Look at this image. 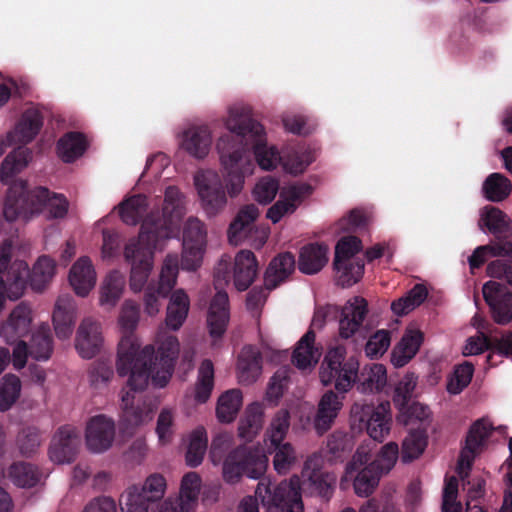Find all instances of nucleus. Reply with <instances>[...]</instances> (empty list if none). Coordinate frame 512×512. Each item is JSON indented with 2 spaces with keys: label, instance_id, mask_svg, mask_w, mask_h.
Here are the masks:
<instances>
[{
  "label": "nucleus",
  "instance_id": "nucleus-1",
  "mask_svg": "<svg viewBox=\"0 0 512 512\" xmlns=\"http://www.w3.org/2000/svg\"><path fill=\"white\" fill-rule=\"evenodd\" d=\"M252 122L259 121L253 118V109L249 104H230L222 117V124L229 133L220 135L215 144L221 174L216 169L205 168L193 176L198 203L207 218L222 214L228 199L240 196L246 178L255 172L249 150Z\"/></svg>",
  "mask_w": 512,
  "mask_h": 512
},
{
  "label": "nucleus",
  "instance_id": "nucleus-2",
  "mask_svg": "<svg viewBox=\"0 0 512 512\" xmlns=\"http://www.w3.org/2000/svg\"><path fill=\"white\" fill-rule=\"evenodd\" d=\"M323 459L313 455L307 459L301 473L302 480L293 476L275 487L266 481L258 483L256 496L269 512L273 509L282 512H303L301 491L310 495L329 497L336 477L322 471Z\"/></svg>",
  "mask_w": 512,
  "mask_h": 512
},
{
  "label": "nucleus",
  "instance_id": "nucleus-3",
  "mask_svg": "<svg viewBox=\"0 0 512 512\" xmlns=\"http://www.w3.org/2000/svg\"><path fill=\"white\" fill-rule=\"evenodd\" d=\"M257 272L256 257L249 250H240L236 254L231 272L227 261L222 259L219 262L215 272V288L218 291L211 302L207 316L209 334L214 341L223 336L229 319L228 295L221 290L222 287L232 279L234 287L238 291H244L253 283Z\"/></svg>",
  "mask_w": 512,
  "mask_h": 512
},
{
  "label": "nucleus",
  "instance_id": "nucleus-4",
  "mask_svg": "<svg viewBox=\"0 0 512 512\" xmlns=\"http://www.w3.org/2000/svg\"><path fill=\"white\" fill-rule=\"evenodd\" d=\"M266 450L260 446H239L232 450L223 462V478L227 483L238 482L243 475L258 479L268 466L267 452H274L273 466L279 474H286L297 462V452L289 442L268 444Z\"/></svg>",
  "mask_w": 512,
  "mask_h": 512
},
{
  "label": "nucleus",
  "instance_id": "nucleus-5",
  "mask_svg": "<svg viewBox=\"0 0 512 512\" xmlns=\"http://www.w3.org/2000/svg\"><path fill=\"white\" fill-rule=\"evenodd\" d=\"M151 346L152 352L142 363L132 362L125 371H118L121 377L129 376V385L146 389L149 382L157 388L165 387L174 372L175 362L180 352V344L176 336L159 330Z\"/></svg>",
  "mask_w": 512,
  "mask_h": 512
},
{
  "label": "nucleus",
  "instance_id": "nucleus-6",
  "mask_svg": "<svg viewBox=\"0 0 512 512\" xmlns=\"http://www.w3.org/2000/svg\"><path fill=\"white\" fill-rule=\"evenodd\" d=\"M188 200L176 186H168L164 192L162 216L151 210L141 224V239L158 246L177 237L180 223L187 212Z\"/></svg>",
  "mask_w": 512,
  "mask_h": 512
},
{
  "label": "nucleus",
  "instance_id": "nucleus-7",
  "mask_svg": "<svg viewBox=\"0 0 512 512\" xmlns=\"http://www.w3.org/2000/svg\"><path fill=\"white\" fill-rule=\"evenodd\" d=\"M312 192L313 188L308 183H294L280 189L278 179L272 176H263L255 183L252 189V196L259 204L267 205L271 203L277 193H279L278 200L266 213V217L272 223L276 224L280 222L282 218L295 213L298 207Z\"/></svg>",
  "mask_w": 512,
  "mask_h": 512
},
{
  "label": "nucleus",
  "instance_id": "nucleus-8",
  "mask_svg": "<svg viewBox=\"0 0 512 512\" xmlns=\"http://www.w3.org/2000/svg\"><path fill=\"white\" fill-rule=\"evenodd\" d=\"M140 321L139 305L130 299L123 302L117 318L121 337L116 348V371H125L131 363H142L152 352L151 346H143L141 339L135 333Z\"/></svg>",
  "mask_w": 512,
  "mask_h": 512
},
{
  "label": "nucleus",
  "instance_id": "nucleus-9",
  "mask_svg": "<svg viewBox=\"0 0 512 512\" xmlns=\"http://www.w3.org/2000/svg\"><path fill=\"white\" fill-rule=\"evenodd\" d=\"M392 420L388 401L377 405L356 402L350 409L351 430L355 433L366 431L374 441L382 442L389 435Z\"/></svg>",
  "mask_w": 512,
  "mask_h": 512
},
{
  "label": "nucleus",
  "instance_id": "nucleus-10",
  "mask_svg": "<svg viewBox=\"0 0 512 512\" xmlns=\"http://www.w3.org/2000/svg\"><path fill=\"white\" fill-rule=\"evenodd\" d=\"M358 373V360L353 356L347 358L346 348L338 345L328 350L319 376L324 386L334 385L339 393H347L355 384Z\"/></svg>",
  "mask_w": 512,
  "mask_h": 512
},
{
  "label": "nucleus",
  "instance_id": "nucleus-11",
  "mask_svg": "<svg viewBox=\"0 0 512 512\" xmlns=\"http://www.w3.org/2000/svg\"><path fill=\"white\" fill-rule=\"evenodd\" d=\"M372 450L371 443L357 448L340 479L339 486L342 490H347L352 483L354 492L360 497H367L373 493L382 475L374 469V465L367 464Z\"/></svg>",
  "mask_w": 512,
  "mask_h": 512
},
{
  "label": "nucleus",
  "instance_id": "nucleus-12",
  "mask_svg": "<svg viewBox=\"0 0 512 512\" xmlns=\"http://www.w3.org/2000/svg\"><path fill=\"white\" fill-rule=\"evenodd\" d=\"M361 250V242L355 236L341 238L335 248L333 262L335 279L342 287H350L363 276L364 263L357 256Z\"/></svg>",
  "mask_w": 512,
  "mask_h": 512
},
{
  "label": "nucleus",
  "instance_id": "nucleus-13",
  "mask_svg": "<svg viewBox=\"0 0 512 512\" xmlns=\"http://www.w3.org/2000/svg\"><path fill=\"white\" fill-rule=\"evenodd\" d=\"M165 243L154 246L141 239V232L137 239H131L125 246L124 257L131 265L130 288L134 292L142 290L153 269L154 251L162 250Z\"/></svg>",
  "mask_w": 512,
  "mask_h": 512
},
{
  "label": "nucleus",
  "instance_id": "nucleus-14",
  "mask_svg": "<svg viewBox=\"0 0 512 512\" xmlns=\"http://www.w3.org/2000/svg\"><path fill=\"white\" fill-rule=\"evenodd\" d=\"M48 189L36 187L22 192L7 194L3 214L7 221L21 220L27 222L44 213L45 201L48 200Z\"/></svg>",
  "mask_w": 512,
  "mask_h": 512
},
{
  "label": "nucleus",
  "instance_id": "nucleus-15",
  "mask_svg": "<svg viewBox=\"0 0 512 512\" xmlns=\"http://www.w3.org/2000/svg\"><path fill=\"white\" fill-rule=\"evenodd\" d=\"M144 390L129 385L128 377L126 385L120 392L121 425L127 431L143 426L153 418L154 411L151 403L137 397V394Z\"/></svg>",
  "mask_w": 512,
  "mask_h": 512
},
{
  "label": "nucleus",
  "instance_id": "nucleus-16",
  "mask_svg": "<svg viewBox=\"0 0 512 512\" xmlns=\"http://www.w3.org/2000/svg\"><path fill=\"white\" fill-rule=\"evenodd\" d=\"M249 150L254 165L263 171H274L282 165L283 155L280 149L268 141V133L261 122L250 125Z\"/></svg>",
  "mask_w": 512,
  "mask_h": 512
},
{
  "label": "nucleus",
  "instance_id": "nucleus-17",
  "mask_svg": "<svg viewBox=\"0 0 512 512\" xmlns=\"http://www.w3.org/2000/svg\"><path fill=\"white\" fill-rule=\"evenodd\" d=\"M178 257L168 254L161 267L157 289L148 287L144 295V310L151 317L156 316L161 308L160 298L166 297L177 283Z\"/></svg>",
  "mask_w": 512,
  "mask_h": 512
},
{
  "label": "nucleus",
  "instance_id": "nucleus-18",
  "mask_svg": "<svg viewBox=\"0 0 512 512\" xmlns=\"http://www.w3.org/2000/svg\"><path fill=\"white\" fill-rule=\"evenodd\" d=\"M32 160V152L23 147H17L9 152L0 166V181L8 186L7 194L22 192L27 182L17 177L24 171Z\"/></svg>",
  "mask_w": 512,
  "mask_h": 512
},
{
  "label": "nucleus",
  "instance_id": "nucleus-19",
  "mask_svg": "<svg viewBox=\"0 0 512 512\" xmlns=\"http://www.w3.org/2000/svg\"><path fill=\"white\" fill-rule=\"evenodd\" d=\"M491 430L492 423L485 418L477 420L471 426L457 464V473L462 479L468 476L471 466L476 456L480 453Z\"/></svg>",
  "mask_w": 512,
  "mask_h": 512
},
{
  "label": "nucleus",
  "instance_id": "nucleus-20",
  "mask_svg": "<svg viewBox=\"0 0 512 512\" xmlns=\"http://www.w3.org/2000/svg\"><path fill=\"white\" fill-rule=\"evenodd\" d=\"M115 438V423L112 418L100 414L91 417L85 428V442L93 453H102L111 448Z\"/></svg>",
  "mask_w": 512,
  "mask_h": 512
},
{
  "label": "nucleus",
  "instance_id": "nucleus-21",
  "mask_svg": "<svg viewBox=\"0 0 512 512\" xmlns=\"http://www.w3.org/2000/svg\"><path fill=\"white\" fill-rule=\"evenodd\" d=\"M80 438L77 430L69 425L60 427L53 435L49 449V459L55 464H68L77 454Z\"/></svg>",
  "mask_w": 512,
  "mask_h": 512
},
{
  "label": "nucleus",
  "instance_id": "nucleus-22",
  "mask_svg": "<svg viewBox=\"0 0 512 512\" xmlns=\"http://www.w3.org/2000/svg\"><path fill=\"white\" fill-rule=\"evenodd\" d=\"M212 141L213 132L207 124L190 125L180 135L181 148L196 159L208 156Z\"/></svg>",
  "mask_w": 512,
  "mask_h": 512
},
{
  "label": "nucleus",
  "instance_id": "nucleus-23",
  "mask_svg": "<svg viewBox=\"0 0 512 512\" xmlns=\"http://www.w3.org/2000/svg\"><path fill=\"white\" fill-rule=\"evenodd\" d=\"M367 301L359 296L349 299L341 309L339 317V335L343 339H349L356 335L367 315Z\"/></svg>",
  "mask_w": 512,
  "mask_h": 512
},
{
  "label": "nucleus",
  "instance_id": "nucleus-24",
  "mask_svg": "<svg viewBox=\"0 0 512 512\" xmlns=\"http://www.w3.org/2000/svg\"><path fill=\"white\" fill-rule=\"evenodd\" d=\"M68 281L74 293L79 297H87L97 283V272L88 256H81L71 266Z\"/></svg>",
  "mask_w": 512,
  "mask_h": 512
},
{
  "label": "nucleus",
  "instance_id": "nucleus-25",
  "mask_svg": "<svg viewBox=\"0 0 512 512\" xmlns=\"http://www.w3.org/2000/svg\"><path fill=\"white\" fill-rule=\"evenodd\" d=\"M103 335L101 324L92 319L85 318L80 323L75 340V347L82 358L91 359L101 349Z\"/></svg>",
  "mask_w": 512,
  "mask_h": 512
},
{
  "label": "nucleus",
  "instance_id": "nucleus-26",
  "mask_svg": "<svg viewBox=\"0 0 512 512\" xmlns=\"http://www.w3.org/2000/svg\"><path fill=\"white\" fill-rule=\"evenodd\" d=\"M77 317V304L70 294L60 295L54 306L53 325L59 339H68L72 332Z\"/></svg>",
  "mask_w": 512,
  "mask_h": 512
},
{
  "label": "nucleus",
  "instance_id": "nucleus-27",
  "mask_svg": "<svg viewBox=\"0 0 512 512\" xmlns=\"http://www.w3.org/2000/svg\"><path fill=\"white\" fill-rule=\"evenodd\" d=\"M260 215L259 208L254 204L244 205L240 208L230 223L227 235L229 243L238 246L242 244L256 227L254 222Z\"/></svg>",
  "mask_w": 512,
  "mask_h": 512
},
{
  "label": "nucleus",
  "instance_id": "nucleus-28",
  "mask_svg": "<svg viewBox=\"0 0 512 512\" xmlns=\"http://www.w3.org/2000/svg\"><path fill=\"white\" fill-rule=\"evenodd\" d=\"M33 320L32 309L25 303L17 305L2 328V335L8 344L26 336Z\"/></svg>",
  "mask_w": 512,
  "mask_h": 512
},
{
  "label": "nucleus",
  "instance_id": "nucleus-29",
  "mask_svg": "<svg viewBox=\"0 0 512 512\" xmlns=\"http://www.w3.org/2000/svg\"><path fill=\"white\" fill-rule=\"evenodd\" d=\"M424 340L421 330L415 326L406 328L399 343L393 348L391 362L396 368H401L408 364L418 353Z\"/></svg>",
  "mask_w": 512,
  "mask_h": 512
},
{
  "label": "nucleus",
  "instance_id": "nucleus-30",
  "mask_svg": "<svg viewBox=\"0 0 512 512\" xmlns=\"http://www.w3.org/2000/svg\"><path fill=\"white\" fill-rule=\"evenodd\" d=\"M126 286L125 275L112 270L107 273L99 286L98 303L105 310H112L121 299Z\"/></svg>",
  "mask_w": 512,
  "mask_h": 512
},
{
  "label": "nucleus",
  "instance_id": "nucleus-31",
  "mask_svg": "<svg viewBox=\"0 0 512 512\" xmlns=\"http://www.w3.org/2000/svg\"><path fill=\"white\" fill-rule=\"evenodd\" d=\"M42 127V117L36 108H28L20 116L14 128L10 130L12 141L16 142L18 147L30 143L39 133Z\"/></svg>",
  "mask_w": 512,
  "mask_h": 512
},
{
  "label": "nucleus",
  "instance_id": "nucleus-32",
  "mask_svg": "<svg viewBox=\"0 0 512 512\" xmlns=\"http://www.w3.org/2000/svg\"><path fill=\"white\" fill-rule=\"evenodd\" d=\"M322 355V347L315 341V333L312 330L307 331L298 341L292 356L294 365L307 370L313 368Z\"/></svg>",
  "mask_w": 512,
  "mask_h": 512
},
{
  "label": "nucleus",
  "instance_id": "nucleus-33",
  "mask_svg": "<svg viewBox=\"0 0 512 512\" xmlns=\"http://www.w3.org/2000/svg\"><path fill=\"white\" fill-rule=\"evenodd\" d=\"M342 406L341 398L333 391H327L321 397L314 417V428L319 435L331 428Z\"/></svg>",
  "mask_w": 512,
  "mask_h": 512
},
{
  "label": "nucleus",
  "instance_id": "nucleus-34",
  "mask_svg": "<svg viewBox=\"0 0 512 512\" xmlns=\"http://www.w3.org/2000/svg\"><path fill=\"white\" fill-rule=\"evenodd\" d=\"M261 371L260 352L255 347L245 346L238 356L236 366L238 382L242 385H250L259 378Z\"/></svg>",
  "mask_w": 512,
  "mask_h": 512
},
{
  "label": "nucleus",
  "instance_id": "nucleus-35",
  "mask_svg": "<svg viewBox=\"0 0 512 512\" xmlns=\"http://www.w3.org/2000/svg\"><path fill=\"white\" fill-rule=\"evenodd\" d=\"M478 225L481 230H487L499 237L507 235L512 231L510 217L497 207L486 205L479 211Z\"/></svg>",
  "mask_w": 512,
  "mask_h": 512
},
{
  "label": "nucleus",
  "instance_id": "nucleus-36",
  "mask_svg": "<svg viewBox=\"0 0 512 512\" xmlns=\"http://www.w3.org/2000/svg\"><path fill=\"white\" fill-rule=\"evenodd\" d=\"M263 424V405L258 402L249 404L238 423L239 438L246 442H251L260 433Z\"/></svg>",
  "mask_w": 512,
  "mask_h": 512
},
{
  "label": "nucleus",
  "instance_id": "nucleus-37",
  "mask_svg": "<svg viewBox=\"0 0 512 512\" xmlns=\"http://www.w3.org/2000/svg\"><path fill=\"white\" fill-rule=\"evenodd\" d=\"M295 270V258L285 252L275 257L265 273V287L272 290L283 283Z\"/></svg>",
  "mask_w": 512,
  "mask_h": 512
},
{
  "label": "nucleus",
  "instance_id": "nucleus-38",
  "mask_svg": "<svg viewBox=\"0 0 512 512\" xmlns=\"http://www.w3.org/2000/svg\"><path fill=\"white\" fill-rule=\"evenodd\" d=\"M328 252V246L323 244L304 246L299 255V270L308 275L318 273L328 262Z\"/></svg>",
  "mask_w": 512,
  "mask_h": 512
},
{
  "label": "nucleus",
  "instance_id": "nucleus-39",
  "mask_svg": "<svg viewBox=\"0 0 512 512\" xmlns=\"http://www.w3.org/2000/svg\"><path fill=\"white\" fill-rule=\"evenodd\" d=\"M190 300L182 288L173 291L169 297L165 323L172 330H178L187 318Z\"/></svg>",
  "mask_w": 512,
  "mask_h": 512
},
{
  "label": "nucleus",
  "instance_id": "nucleus-40",
  "mask_svg": "<svg viewBox=\"0 0 512 512\" xmlns=\"http://www.w3.org/2000/svg\"><path fill=\"white\" fill-rule=\"evenodd\" d=\"M243 404L242 392L230 389L222 393L216 405V417L221 423H231L235 420Z\"/></svg>",
  "mask_w": 512,
  "mask_h": 512
},
{
  "label": "nucleus",
  "instance_id": "nucleus-41",
  "mask_svg": "<svg viewBox=\"0 0 512 512\" xmlns=\"http://www.w3.org/2000/svg\"><path fill=\"white\" fill-rule=\"evenodd\" d=\"M56 262L49 256L42 255L34 263L29 275L30 285L35 291L44 290L56 275Z\"/></svg>",
  "mask_w": 512,
  "mask_h": 512
},
{
  "label": "nucleus",
  "instance_id": "nucleus-42",
  "mask_svg": "<svg viewBox=\"0 0 512 512\" xmlns=\"http://www.w3.org/2000/svg\"><path fill=\"white\" fill-rule=\"evenodd\" d=\"M314 160L315 155L311 148L292 149L283 154L281 167L285 173L297 176L305 172Z\"/></svg>",
  "mask_w": 512,
  "mask_h": 512
},
{
  "label": "nucleus",
  "instance_id": "nucleus-43",
  "mask_svg": "<svg viewBox=\"0 0 512 512\" xmlns=\"http://www.w3.org/2000/svg\"><path fill=\"white\" fill-rule=\"evenodd\" d=\"M512 192V183L501 173L490 174L482 184V193L485 199L491 202H502Z\"/></svg>",
  "mask_w": 512,
  "mask_h": 512
},
{
  "label": "nucleus",
  "instance_id": "nucleus-44",
  "mask_svg": "<svg viewBox=\"0 0 512 512\" xmlns=\"http://www.w3.org/2000/svg\"><path fill=\"white\" fill-rule=\"evenodd\" d=\"M13 270L17 271L15 281H11L7 288L3 278L0 276V312L4 308L6 298L17 300L23 295L25 288V276L28 274V265L24 261H16Z\"/></svg>",
  "mask_w": 512,
  "mask_h": 512
},
{
  "label": "nucleus",
  "instance_id": "nucleus-45",
  "mask_svg": "<svg viewBox=\"0 0 512 512\" xmlns=\"http://www.w3.org/2000/svg\"><path fill=\"white\" fill-rule=\"evenodd\" d=\"M149 203L144 195H133L124 199L117 207L121 220L127 225H136L147 213Z\"/></svg>",
  "mask_w": 512,
  "mask_h": 512
},
{
  "label": "nucleus",
  "instance_id": "nucleus-46",
  "mask_svg": "<svg viewBox=\"0 0 512 512\" xmlns=\"http://www.w3.org/2000/svg\"><path fill=\"white\" fill-rule=\"evenodd\" d=\"M418 376L413 372L406 373L398 382L394 390L393 402L398 409L397 419L406 421V411L403 410L414 395Z\"/></svg>",
  "mask_w": 512,
  "mask_h": 512
},
{
  "label": "nucleus",
  "instance_id": "nucleus-47",
  "mask_svg": "<svg viewBox=\"0 0 512 512\" xmlns=\"http://www.w3.org/2000/svg\"><path fill=\"white\" fill-rule=\"evenodd\" d=\"M361 376L358 390L362 393L380 392L387 385V371L382 364L375 363L366 366Z\"/></svg>",
  "mask_w": 512,
  "mask_h": 512
},
{
  "label": "nucleus",
  "instance_id": "nucleus-48",
  "mask_svg": "<svg viewBox=\"0 0 512 512\" xmlns=\"http://www.w3.org/2000/svg\"><path fill=\"white\" fill-rule=\"evenodd\" d=\"M87 147L84 136L77 132L65 134L57 145L58 154L65 162H72L80 157Z\"/></svg>",
  "mask_w": 512,
  "mask_h": 512
},
{
  "label": "nucleus",
  "instance_id": "nucleus-49",
  "mask_svg": "<svg viewBox=\"0 0 512 512\" xmlns=\"http://www.w3.org/2000/svg\"><path fill=\"white\" fill-rule=\"evenodd\" d=\"M202 481L200 476L195 472L185 474L180 485V506L182 511H189L198 500Z\"/></svg>",
  "mask_w": 512,
  "mask_h": 512
},
{
  "label": "nucleus",
  "instance_id": "nucleus-50",
  "mask_svg": "<svg viewBox=\"0 0 512 512\" xmlns=\"http://www.w3.org/2000/svg\"><path fill=\"white\" fill-rule=\"evenodd\" d=\"M510 256L512 257V241L497 242L492 245L477 247L469 257L471 269L480 267L489 257Z\"/></svg>",
  "mask_w": 512,
  "mask_h": 512
},
{
  "label": "nucleus",
  "instance_id": "nucleus-51",
  "mask_svg": "<svg viewBox=\"0 0 512 512\" xmlns=\"http://www.w3.org/2000/svg\"><path fill=\"white\" fill-rule=\"evenodd\" d=\"M213 387L214 366L210 360H204L199 367L194 400L199 404L205 403L210 398Z\"/></svg>",
  "mask_w": 512,
  "mask_h": 512
},
{
  "label": "nucleus",
  "instance_id": "nucleus-52",
  "mask_svg": "<svg viewBox=\"0 0 512 512\" xmlns=\"http://www.w3.org/2000/svg\"><path fill=\"white\" fill-rule=\"evenodd\" d=\"M8 477L18 487L30 488L40 480V473L37 467L26 462H17L10 466Z\"/></svg>",
  "mask_w": 512,
  "mask_h": 512
},
{
  "label": "nucleus",
  "instance_id": "nucleus-53",
  "mask_svg": "<svg viewBox=\"0 0 512 512\" xmlns=\"http://www.w3.org/2000/svg\"><path fill=\"white\" fill-rule=\"evenodd\" d=\"M427 295L426 287L417 284L405 296L393 301L391 310L397 316L406 315L423 303Z\"/></svg>",
  "mask_w": 512,
  "mask_h": 512
},
{
  "label": "nucleus",
  "instance_id": "nucleus-54",
  "mask_svg": "<svg viewBox=\"0 0 512 512\" xmlns=\"http://www.w3.org/2000/svg\"><path fill=\"white\" fill-rule=\"evenodd\" d=\"M289 419L290 415L286 409H281L274 415L264 435V446L285 440L290 427Z\"/></svg>",
  "mask_w": 512,
  "mask_h": 512
},
{
  "label": "nucleus",
  "instance_id": "nucleus-55",
  "mask_svg": "<svg viewBox=\"0 0 512 512\" xmlns=\"http://www.w3.org/2000/svg\"><path fill=\"white\" fill-rule=\"evenodd\" d=\"M207 432L203 427H198L189 435L186 462L191 467L201 464L207 450Z\"/></svg>",
  "mask_w": 512,
  "mask_h": 512
},
{
  "label": "nucleus",
  "instance_id": "nucleus-56",
  "mask_svg": "<svg viewBox=\"0 0 512 512\" xmlns=\"http://www.w3.org/2000/svg\"><path fill=\"white\" fill-rule=\"evenodd\" d=\"M52 352V339L47 324H41L33 332L30 355L37 360H47Z\"/></svg>",
  "mask_w": 512,
  "mask_h": 512
},
{
  "label": "nucleus",
  "instance_id": "nucleus-57",
  "mask_svg": "<svg viewBox=\"0 0 512 512\" xmlns=\"http://www.w3.org/2000/svg\"><path fill=\"white\" fill-rule=\"evenodd\" d=\"M21 392V382L15 375H6L0 381V411L9 410L17 401Z\"/></svg>",
  "mask_w": 512,
  "mask_h": 512
},
{
  "label": "nucleus",
  "instance_id": "nucleus-58",
  "mask_svg": "<svg viewBox=\"0 0 512 512\" xmlns=\"http://www.w3.org/2000/svg\"><path fill=\"white\" fill-rule=\"evenodd\" d=\"M176 410L169 407L161 409L157 422L155 432L158 437V442L161 445H167L172 441L175 427Z\"/></svg>",
  "mask_w": 512,
  "mask_h": 512
},
{
  "label": "nucleus",
  "instance_id": "nucleus-59",
  "mask_svg": "<svg viewBox=\"0 0 512 512\" xmlns=\"http://www.w3.org/2000/svg\"><path fill=\"white\" fill-rule=\"evenodd\" d=\"M427 445V436L424 430H416L409 433L402 444V460L410 462L418 458Z\"/></svg>",
  "mask_w": 512,
  "mask_h": 512
},
{
  "label": "nucleus",
  "instance_id": "nucleus-60",
  "mask_svg": "<svg viewBox=\"0 0 512 512\" xmlns=\"http://www.w3.org/2000/svg\"><path fill=\"white\" fill-rule=\"evenodd\" d=\"M473 372V366L467 362L455 367L453 373L447 379V392L452 395L461 393L471 382Z\"/></svg>",
  "mask_w": 512,
  "mask_h": 512
},
{
  "label": "nucleus",
  "instance_id": "nucleus-61",
  "mask_svg": "<svg viewBox=\"0 0 512 512\" xmlns=\"http://www.w3.org/2000/svg\"><path fill=\"white\" fill-rule=\"evenodd\" d=\"M121 512H148V502L142 498L138 485L129 486L121 495Z\"/></svg>",
  "mask_w": 512,
  "mask_h": 512
},
{
  "label": "nucleus",
  "instance_id": "nucleus-62",
  "mask_svg": "<svg viewBox=\"0 0 512 512\" xmlns=\"http://www.w3.org/2000/svg\"><path fill=\"white\" fill-rule=\"evenodd\" d=\"M398 456L399 448L397 443L389 442L380 449L377 458L369 465H374V469L383 475L394 467Z\"/></svg>",
  "mask_w": 512,
  "mask_h": 512
},
{
  "label": "nucleus",
  "instance_id": "nucleus-63",
  "mask_svg": "<svg viewBox=\"0 0 512 512\" xmlns=\"http://www.w3.org/2000/svg\"><path fill=\"white\" fill-rule=\"evenodd\" d=\"M140 488L142 498L148 503L155 502L163 498L166 491V480L161 474H151L146 478Z\"/></svg>",
  "mask_w": 512,
  "mask_h": 512
},
{
  "label": "nucleus",
  "instance_id": "nucleus-64",
  "mask_svg": "<svg viewBox=\"0 0 512 512\" xmlns=\"http://www.w3.org/2000/svg\"><path fill=\"white\" fill-rule=\"evenodd\" d=\"M16 444L21 455L26 457L32 456L41 445L39 431L33 427L22 429L17 436Z\"/></svg>",
  "mask_w": 512,
  "mask_h": 512
}]
</instances>
